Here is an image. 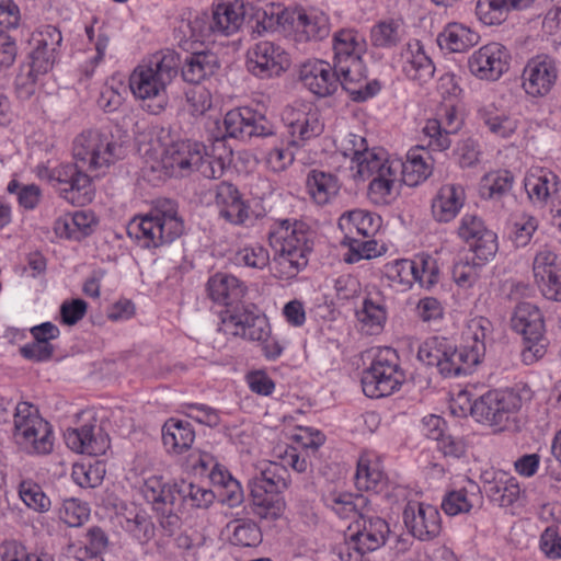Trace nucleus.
Here are the masks:
<instances>
[{
	"instance_id": "obj_1",
	"label": "nucleus",
	"mask_w": 561,
	"mask_h": 561,
	"mask_svg": "<svg viewBox=\"0 0 561 561\" xmlns=\"http://www.w3.org/2000/svg\"><path fill=\"white\" fill-rule=\"evenodd\" d=\"M287 437L294 445L274 447V461L264 463L249 481L253 512L262 519L275 520L285 510V502L277 492L282 481L276 472L277 465L299 473L306 472L310 465L309 453H314L325 440L320 431L308 426L295 427L287 433Z\"/></svg>"
},
{
	"instance_id": "obj_2",
	"label": "nucleus",
	"mask_w": 561,
	"mask_h": 561,
	"mask_svg": "<svg viewBox=\"0 0 561 561\" xmlns=\"http://www.w3.org/2000/svg\"><path fill=\"white\" fill-rule=\"evenodd\" d=\"M149 137L148 146L141 150L172 176L197 172L206 179H218L232 161V149L225 136L216 137L208 145L192 139L173 140L169 129L154 126Z\"/></svg>"
},
{
	"instance_id": "obj_3",
	"label": "nucleus",
	"mask_w": 561,
	"mask_h": 561,
	"mask_svg": "<svg viewBox=\"0 0 561 561\" xmlns=\"http://www.w3.org/2000/svg\"><path fill=\"white\" fill-rule=\"evenodd\" d=\"M337 150L350 158V170L355 181H367V198L375 206L393 204L401 194L399 158L383 148L367 146L366 139L348 133L336 145Z\"/></svg>"
},
{
	"instance_id": "obj_4",
	"label": "nucleus",
	"mask_w": 561,
	"mask_h": 561,
	"mask_svg": "<svg viewBox=\"0 0 561 561\" xmlns=\"http://www.w3.org/2000/svg\"><path fill=\"white\" fill-rule=\"evenodd\" d=\"M71 152L73 164L39 163L35 168L36 176L39 180L66 186L80 169L95 176H102L123 157V148L114 136L107 130L98 128L85 129L78 134L73 138Z\"/></svg>"
},
{
	"instance_id": "obj_5",
	"label": "nucleus",
	"mask_w": 561,
	"mask_h": 561,
	"mask_svg": "<svg viewBox=\"0 0 561 561\" xmlns=\"http://www.w3.org/2000/svg\"><path fill=\"white\" fill-rule=\"evenodd\" d=\"M333 62L342 78V88L355 101H365L374 96L380 89L377 82L366 80V69L363 55L366 51V41L355 30H340L333 35Z\"/></svg>"
},
{
	"instance_id": "obj_6",
	"label": "nucleus",
	"mask_w": 561,
	"mask_h": 561,
	"mask_svg": "<svg viewBox=\"0 0 561 561\" xmlns=\"http://www.w3.org/2000/svg\"><path fill=\"white\" fill-rule=\"evenodd\" d=\"M274 250L273 276L291 282L308 265L312 244L302 222L283 220L270 233Z\"/></svg>"
},
{
	"instance_id": "obj_7",
	"label": "nucleus",
	"mask_w": 561,
	"mask_h": 561,
	"mask_svg": "<svg viewBox=\"0 0 561 561\" xmlns=\"http://www.w3.org/2000/svg\"><path fill=\"white\" fill-rule=\"evenodd\" d=\"M178 75L175 56L158 53L139 64L130 73L129 89L135 99L148 104L151 114L161 113L168 104L167 90Z\"/></svg>"
},
{
	"instance_id": "obj_8",
	"label": "nucleus",
	"mask_w": 561,
	"mask_h": 561,
	"mask_svg": "<svg viewBox=\"0 0 561 561\" xmlns=\"http://www.w3.org/2000/svg\"><path fill=\"white\" fill-rule=\"evenodd\" d=\"M184 226L173 203L156 206L148 214L136 216L128 225V234L142 248H158L181 236Z\"/></svg>"
},
{
	"instance_id": "obj_9",
	"label": "nucleus",
	"mask_w": 561,
	"mask_h": 561,
	"mask_svg": "<svg viewBox=\"0 0 561 561\" xmlns=\"http://www.w3.org/2000/svg\"><path fill=\"white\" fill-rule=\"evenodd\" d=\"M13 436L19 447L28 455H48L54 449L53 426L27 402L14 407Z\"/></svg>"
},
{
	"instance_id": "obj_10",
	"label": "nucleus",
	"mask_w": 561,
	"mask_h": 561,
	"mask_svg": "<svg viewBox=\"0 0 561 561\" xmlns=\"http://www.w3.org/2000/svg\"><path fill=\"white\" fill-rule=\"evenodd\" d=\"M405 380L397 352L391 347L378 348L373 362L362 375V388L369 398H382L398 391Z\"/></svg>"
},
{
	"instance_id": "obj_11",
	"label": "nucleus",
	"mask_w": 561,
	"mask_h": 561,
	"mask_svg": "<svg viewBox=\"0 0 561 561\" xmlns=\"http://www.w3.org/2000/svg\"><path fill=\"white\" fill-rule=\"evenodd\" d=\"M512 329L523 337V362L531 365L547 352L545 317L540 308L531 302H519L511 317Z\"/></svg>"
},
{
	"instance_id": "obj_12",
	"label": "nucleus",
	"mask_w": 561,
	"mask_h": 561,
	"mask_svg": "<svg viewBox=\"0 0 561 561\" xmlns=\"http://www.w3.org/2000/svg\"><path fill=\"white\" fill-rule=\"evenodd\" d=\"M224 324L233 335L255 342L267 359L278 358L284 346L272 332V325L266 314L250 310H238L224 319Z\"/></svg>"
},
{
	"instance_id": "obj_13",
	"label": "nucleus",
	"mask_w": 561,
	"mask_h": 561,
	"mask_svg": "<svg viewBox=\"0 0 561 561\" xmlns=\"http://www.w3.org/2000/svg\"><path fill=\"white\" fill-rule=\"evenodd\" d=\"M417 358L424 365L435 367L444 377L466 375L476 367L461 344L457 347L443 336L425 339L419 346Z\"/></svg>"
},
{
	"instance_id": "obj_14",
	"label": "nucleus",
	"mask_w": 561,
	"mask_h": 561,
	"mask_svg": "<svg viewBox=\"0 0 561 561\" xmlns=\"http://www.w3.org/2000/svg\"><path fill=\"white\" fill-rule=\"evenodd\" d=\"M522 398L513 390H490L476 399L474 420L496 432L511 428L517 422Z\"/></svg>"
},
{
	"instance_id": "obj_15",
	"label": "nucleus",
	"mask_w": 561,
	"mask_h": 561,
	"mask_svg": "<svg viewBox=\"0 0 561 561\" xmlns=\"http://www.w3.org/2000/svg\"><path fill=\"white\" fill-rule=\"evenodd\" d=\"M282 119L288 134V146L301 148L324 130L320 108L310 101H295L285 107Z\"/></svg>"
},
{
	"instance_id": "obj_16",
	"label": "nucleus",
	"mask_w": 561,
	"mask_h": 561,
	"mask_svg": "<svg viewBox=\"0 0 561 561\" xmlns=\"http://www.w3.org/2000/svg\"><path fill=\"white\" fill-rule=\"evenodd\" d=\"M478 117L486 130L495 138L508 140L515 138L523 147L534 138V123L519 114L503 111L495 102H489L478 108Z\"/></svg>"
},
{
	"instance_id": "obj_17",
	"label": "nucleus",
	"mask_w": 561,
	"mask_h": 561,
	"mask_svg": "<svg viewBox=\"0 0 561 561\" xmlns=\"http://www.w3.org/2000/svg\"><path fill=\"white\" fill-rule=\"evenodd\" d=\"M293 64L290 53L271 41H260L245 53L247 70L255 78L268 80L286 73Z\"/></svg>"
},
{
	"instance_id": "obj_18",
	"label": "nucleus",
	"mask_w": 561,
	"mask_h": 561,
	"mask_svg": "<svg viewBox=\"0 0 561 561\" xmlns=\"http://www.w3.org/2000/svg\"><path fill=\"white\" fill-rule=\"evenodd\" d=\"M456 236L468 245L480 265L495 257L499 250L497 234L486 227L480 216L463 214L457 224Z\"/></svg>"
},
{
	"instance_id": "obj_19",
	"label": "nucleus",
	"mask_w": 561,
	"mask_h": 561,
	"mask_svg": "<svg viewBox=\"0 0 561 561\" xmlns=\"http://www.w3.org/2000/svg\"><path fill=\"white\" fill-rule=\"evenodd\" d=\"M511 53L499 42L486 43L473 50L467 60L469 73L483 82L499 81L511 67Z\"/></svg>"
},
{
	"instance_id": "obj_20",
	"label": "nucleus",
	"mask_w": 561,
	"mask_h": 561,
	"mask_svg": "<svg viewBox=\"0 0 561 561\" xmlns=\"http://www.w3.org/2000/svg\"><path fill=\"white\" fill-rule=\"evenodd\" d=\"M391 65L405 79L420 85L427 83L436 70L425 45L416 38L409 39L401 46L392 56Z\"/></svg>"
},
{
	"instance_id": "obj_21",
	"label": "nucleus",
	"mask_w": 561,
	"mask_h": 561,
	"mask_svg": "<svg viewBox=\"0 0 561 561\" xmlns=\"http://www.w3.org/2000/svg\"><path fill=\"white\" fill-rule=\"evenodd\" d=\"M285 23V35L298 43L321 41L330 33L329 16L318 8L289 7Z\"/></svg>"
},
{
	"instance_id": "obj_22",
	"label": "nucleus",
	"mask_w": 561,
	"mask_h": 561,
	"mask_svg": "<svg viewBox=\"0 0 561 561\" xmlns=\"http://www.w3.org/2000/svg\"><path fill=\"white\" fill-rule=\"evenodd\" d=\"M558 79L557 60L550 55L538 54L529 58L523 68L522 89L529 98H545L554 89Z\"/></svg>"
},
{
	"instance_id": "obj_23",
	"label": "nucleus",
	"mask_w": 561,
	"mask_h": 561,
	"mask_svg": "<svg viewBox=\"0 0 561 561\" xmlns=\"http://www.w3.org/2000/svg\"><path fill=\"white\" fill-rule=\"evenodd\" d=\"M225 136L238 139L265 137L273 134V126L261 112L240 106L228 111L222 121Z\"/></svg>"
},
{
	"instance_id": "obj_24",
	"label": "nucleus",
	"mask_w": 561,
	"mask_h": 561,
	"mask_svg": "<svg viewBox=\"0 0 561 561\" xmlns=\"http://www.w3.org/2000/svg\"><path fill=\"white\" fill-rule=\"evenodd\" d=\"M299 81L310 93L318 98L334 94L342 87V78L329 61L312 58L304 61L298 72Z\"/></svg>"
},
{
	"instance_id": "obj_25",
	"label": "nucleus",
	"mask_w": 561,
	"mask_h": 561,
	"mask_svg": "<svg viewBox=\"0 0 561 561\" xmlns=\"http://www.w3.org/2000/svg\"><path fill=\"white\" fill-rule=\"evenodd\" d=\"M484 491L500 507L514 508L524 502L525 491L512 474L502 470H485L481 474Z\"/></svg>"
},
{
	"instance_id": "obj_26",
	"label": "nucleus",
	"mask_w": 561,
	"mask_h": 561,
	"mask_svg": "<svg viewBox=\"0 0 561 561\" xmlns=\"http://www.w3.org/2000/svg\"><path fill=\"white\" fill-rule=\"evenodd\" d=\"M62 42L60 31L53 25H44L36 30L31 38V72L35 75L48 72L56 60L57 49Z\"/></svg>"
},
{
	"instance_id": "obj_27",
	"label": "nucleus",
	"mask_w": 561,
	"mask_h": 561,
	"mask_svg": "<svg viewBox=\"0 0 561 561\" xmlns=\"http://www.w3.org/2000/svg\"><path fill=\"white\" fill-rule=\"evenodd\" d=\"M403 520L409 531L420 540H431L442 529L437 507L427 503L410 502L404 508Z\"/></svg>"
},
{
	"instance_id": "obj_28",
	"label": "nucleus",
	"mask_w": 561,
	"mask_h": 561,
	"mask_svg": "<svg viewBox=\"0 0 561 561\" xmlns=\"http://www.w3.org/2000/svg\"><path fill=\"white\" fill-rule=\"evenodd\" d=\"M533 272L541 294L551 300H561V264L548 248L540 249L534 259Z\"/></svg>"
},
{
	"instance_id": "obj_29",
	"label": "nucleus",
	"mask_w": 561,
	"mask_h": 561,
	"mask_svg": "<svg viewBox=\"0 0 561 561\" xmlns=\"http://www.w3.org/2000/svg\"><path fill=\"white\" fill-rule=\"evenodd\" d=\"M467 194L459 183H444L437 187L431 199V215L438 224L451 222L466 205Z\"/></svg>"
},
{
	"instance_id": "obj_30",
	"label": "nucleus",
	"mask_w": 561,
	"mask_h": 561,
	"mask_svg": "<svg viewBox=\"0 0 561 561\" xmlns=\"http://www.w3.org/2000/svg\"><path fill=\"white\" fill-rule=\"evenodd\" d=\"M66 445L78 454L101 456L110 448L108 435L96 424H84L65 432Z\"/></svg>"
},
{
	"instance_id": "obj_31",
	"label": "nucleus",
	"mask_w": 561,
	"mask_h": 561,
	"mask_svg": "<svg viewBox=\"0 0 561 561\" xmlns=\"http://www.w3.org/2000/svg\"><path fill=\"white\" fill-rule=\"evenodd\" d=\"M247 15L252 23L253 33L263 35L265 33H286V13L289 7L285 8L274 2L247 3Z\"/></svg>"
},
{
	"instance_id": "obj_32",
	"label": "nucleus",
	"mask_w": 561,
	"mask_h": 561,
	"mask_svg": "<svg viewBox=\"0 0 561 561\" xmlns=\"http://www.w3.org/2000/svg\"><path fill=\"white\" fill-rule=\"evenodd\" d=\"M215 206L219 216L232 225H242L250 216L248 202L231 183L221 182L216 186Z\"/></svg>"
},
{
	"instance_id": "obj_33",
	"label": "nucleus",
	"mask_w": 561,
	"mask_h": 561,
	"mask_svg": "<svg viewBox=\"0 0 561 561\" xmlns=\"http://www.w3.org/2000/svg\"><path fill=\"white\" fill-rule=\"evenodd\" d=\"M358 330L366 335L380 334L388 320V308L381 294H367L355 311Z\"/></svg>"
},
{
	"instance_id": "obj_34",
	"label": "nucleus",
	"mask_w": 561,
	"mask_h": 561,
	"mask_svg": "<svg viewBox=\"0 0 561 561\" xmlns=\"http://www.w3.org/2000/svg\"><path fill=\"white\" fill-rule=\"evenodd\" d=\"M524 188L534 205L545 206L560 191L559 176L542 167H530L524 176Z\"/></svg>"
},
{
	"instance_id": "obj_35",
	"label": "nucleus",
	"mask_w": 561,
	"mask_h": 561,
	"mask_svg": "<svg viewBox=\"0 0 561 561\" xmlns=\"http://www.w3.org/2000/svg\"><path fill=\"white\" fill-rule=\"evenodd\" d=\"M96 225L98 219L90 210L66 211L56 217L53 231L59 239L80 241L90 236Z\"/></svg>"
},
{
	"instance_id": "obj_36",
	"label": "nucleus",
	"mask_w": 561,
	"mask_h": 561,
	"mask_svg": "<svg viewBox=\"0 0 561 561\" xmlns=\"http://www.w3.org/2000/svg\"><path fill=\"white\" fill-rule=\"evenodd\" d=\"M247 3L242 0H222L216 3L211 12V22L217 34L231 36L243 26Z\"/></svg>"
},
{
	"instance_id": "obj_37",
	"label": "nucleus",
	"mask_w": 561,
	"mask_h": 561,
	"mask_svg": "<svg viewBox=\"0 0 561 561\" xmlns=\"http://www.w3.org/2000/svg\"><path fill=\"white\" fill-rule=\"evenodd\" d=\"M387 522L380 517L365 516L360 517L354 524V530L350 537L359 545L363 551H375L385 545L389 535Z\"/></svg>"
},
{
	"instance_id": "obj_38",
	"label": "nucleus",
	"mask_w": 561,
	"mask_h": 561,
	"mask_svg": "<svg viewBox=\"0 0 561 561\" xmlns=\"http://www.w3.org/2000/svg\"><path fill=\"white\" fill-rule=\"evenodd\" d=\"M337 224L345 239L351 240L355 236L373 238L381 228L382 219L370 210L357 208L343 213Z\"/></svg>"
},
{
	"instance_id": "obj_39",
	"label": "nucleus",
	"mask_w": 561,
	"mask_h": 561,
	"mask_svg": "<svg viewBox=\"0 0 561 561\" xmlns=\"http://www.w3.org/2000/svg\"><path fill=\"white\" fill-rule=\"evenodd\" d=\"M399 175L402 183L408 186H417L425 182L433 173L434 164L431 154L422 148L410 149L405 160L399 158Z\"/></svg>"
},
{
	"instance_id": "obj_40",
	"label": "nucleus",
	"mask_w": 561,
	"mask_h": 561,
	"mask_svg": "<svg viewBox=\"0 0 561 561\" xmlns=\"http://www.w3.org/2000/svg\"><path fill=\"white\" fill-rule=\"evenodd\" d=\"M207 290L214 302L229 306L242 300L247 294V286L231 274L216 273L208 279Z\"/></svg>"
},
{
	"instance_id": "obj_41",
	"label": "nucleus",
	"mask_w": 561,
	"mask_h": 561,
	"mask_svg": "<svg viewBox=\"0 0 561 561\" xmlns=\"http://www.w3.org/2000/svg\"><path fill=\"white\" fill-rule=\"evenodd\" d=\"M492 331V323L484 317L469 319L462 332V348L476 365L482 362L485 354V339Z\"/></svg>"
},
{
	"instance_id": "obj_42",
	"label": "nucleus",
	"mask_w": 561,
	"mask_h": 561,
	"mask_svg": "<svg viewBox=\"0 0 561 561\" xmlns=\"http://www.w3.org/2000/svg\"><path fill=\"white\" fill-rule=\"evenodd\" d=\"M480 41L479 34L471 27L458 23H448L437 35V44L447 53H465Z\"/></svg>"
},
{
	"instance_id": "obj_43",
	"label": "nucleus",
	"mask_w": 561,
	"mask_h": 561,
	"mask_svg": "<svg viewBox=\"0 0 561 561\" xmlns=\"http://www.w3.org/2000/svg\"><path fill=\"white\" fill-rule=\"evenodd\" d=\"M140 492L145 500L152 504L157 511L163 506L176 504L174 483L172 485L163 481L162 476L147 471L141 478Z\"/></svg>"
},
{
	"instance_id": "obj_44",
	"label": "nucleus",
	"mask_w": 561,
	"mask_h": 561,
	"mask_svg": "<svg viewBox=\"0 0 561 561\" xmlns=\"http://www.w3.org/2000/svg\"><path fill=\"white\" fill-rule=\"evenodd\" d=\"M355 478L359 490L381 491L386 478L378 455L370 451L362 454L357 462Z\"/></svg>"
},
{
	"instance_id": "obj_45",
	"label": "nucleus",
	"mask_w": 561,
	"mask_h": 561,
	"mask_svg": "<svg viewBox=\"0 0 561 561\" xmlns=\"http://www.w3.org/2000/svg\"><path fill=\"white\" fill-rule=\"evenodd\" d=\"M382 279L396 293H407L412 289L415 280L414 265L411 259H394L383 264Z\"/></svg>"
},
{
	"instance_id": "obj_46",
	"label": "nucleus",
	"mask_w": 561,
	"mask_h": 561,
	"mask_svg": "<svg viewBox=\"0 0 561 561\" xmlns=\"http://www.w3.org/2000/svg\"><path fill=\"white\" fill-rule=\"evenodd\" d=\"M195 439L192 424L186 420L170 419L162 428V440L169 453L182 454L186 451Z\"/></svg>"
},
{
	"instance_id": "obj_47",
	"label": "nucleus",
	"mask_w": 561,
	"mask_h": 561,
	"mask_svg": "<svg viewBox=\"0 0 561 561\" xmlns=\"http://www.w3.org/2000/svg\"><path fill=\"white\" fill-rule=\"evenodd\" d=\"M307 190L314 203L327 205L337 196L341 183L333 173L312 170L307 178Z\"/></svg>"
},
{
	"instance_id": "obj_48",
	"label": "nucleus",
	"mask_w": 561,
	"mask_h": 561,
	"mask_svg": "<svg viewBox=\"0 0 561 561\" xmlns=\"http://www.w3.org/2000/svg\"><path fill=\"white\" fill-rule=\"evenodd\" d=\"M421 431L427 438L437 442L438 448L445 455H460V442L446 433V422L439 415L430 414L424 416L421 422Z\"/></svg>"
},
{
	"instance_id": "obj_49",
	"label": "nucleus",
	"mask_w": 561,
	"mask_h": 561,
	"mask_svg": "<svg viewBox=\"0 0 561 561\" xmlns=\"http://www.w3.org/2000/svg\"><path fill=\"white\" fill-rule=\"evenodd\" d=\"M218 68L216 55L208 50L192 53L182 68L183 79L191 83H199L213 76Z\"/></svg>"
},
{
	"instance_id": "obj_50",
	"label": "nucleus",
	"mask_w": 561,
	"mask_h": 561,
	"mask_svg": "<svg viewBox=\"0 0 561 561\" xmlns=\"http://www.w3.org/2000/svg\"><path fill=\"white\" fill-rule=\"evenodd\" d=\"M87 172L80 169L66 186L60 187V197L78 206L91 203L95 195V188L91 176Z\"/></svg>"
},
{
	"instance_id": "obj_51",
	"label": "nucleus",
	"mask_w": 561,
	"mask_h": 561,
	"mask_svg": "<svg viewBox=\"0 0 561 561\" xmlns=\"http://www.w3.org/2000/svg\"><path fill=\"white\" fill-rule=\"evenodd\" d=\"M85 35L88 38V51H94L93 55L88 57V65L84 69L87 75H91L95 67L104 60L110 45V36L104 26L96 20L85 26Z\"/></svg>"
},
{
	"instance_id": "obj_52",
	"label": "nucleus",
	"mask_w": 561,
	"mask_h": 561,
	"mask_svg": "<svg viewBox=\"0 0 561 561\" xmlns=\"http://www.w3.org/2000/svg\"><path fill=\"white\" fill-rule=\"evenodd\" d=\"M404 36V25L401 19L390 18L376 23L370 30V42L378 48L396 46Z\"/></svg>"
},
{
	"instance_id": "obj_53",
	"label": "nucleus",
	"mask_w": 561,
	"mask_h": 561,
	"mask_svg": "<svg viewBox=\"0 0 561 561\" xmlns=\"http://www.w3.org/2000/svg\"><path fill=\"white\" fill-rule=\"evenodd\" d=\"M180 32L185 49H191L193 44H204L211 41V35L216 33L213 22H209L204 14L195 15L183 22Z\"/></svg>"
},
{
	"instance_id": "obj_54",
	"label": "nucleus",
	"mask_w": 561,
	"mask_h": 561,
	"mask_svg": "<svg viewBox=\"0 0 561 561\" xmlns=\"http://www.w3.org/2000/svg\"><path fill=\"white\" fill-rule=\"evenodd\" d=\"M176 503H182L186 506L206 508L215 499L211 490L195 485L191 482L181 480L174 482Z\"/></svg>"
},
{
	"instance_id": "obj_55",
	"label": "nucleus",
	"mask_w": 561,
	"mask_h": 561,
	"mask_svg": "<svg viewBox=\"0 0 561 561\" xmlns=\"http://www.w3.org/2000/svg\"><path fill=\"white\" fill-rule=\"evenodd\" d=\"M364 502L365 500L363 496L341 491H332L324 496L325 506L334 512L340 518H350L355 516L358 506Z\"/></svg>"
},
{
	"instance_id": "obj_56",
	"label": "nucleus",
	"mask_w": 561,
	"mask_h": 561,
	"mask_svg": "<svg viewBox=\"0 0 561 561\" xmlns=\"http://www.w3.org/2000/svg\"><path fill=\"white\" fill-rule=\"evenodd\" d=\"M105 472L102 461H82L73 465L71 477L81 488H95L103 481Z\"/></svg>"
},
{
	"instance_id": "obj_57",
	"label": "nucleus",
	"mask_w": 561,
	"mask_h": 561,
	"mask_svg": "<svg viewBox=\"0 0 561 561\" xmlns=\"http://www.w3.org/2000/svg\"><path fill=\"white\" fill-rule=\"evenodd\" d=\"M414 265L416 283L421 287L430 289L439 280V266L437 260L428 253H419L411 259Z\"/></svg>"
},
{
	"instance_id": "obj_58",
	"label": "nucleus",
	"mask_w": 561,
	"mask_h": 561,
	"mask_svg": "<svg viewBox=\"0 0 561 561\" xmlns=\"http://www.w3.org/2000/svg\"><path fill=\"white\" fill-rule=\"evenodd\" d=\"M230 541L236 546L254 547L262 540L259 526L252 520H234L228 524Z\"/></svg>"
},
{
	"instance_id": "obj_59",
	"label": "nucleus",
	"mask_w": 561,
	"mask_h": 561,
	"mask_svg": "<svg viewBox=\"0 0 561 561\" xmlns=\"http://www.w3.org/2000/svg\"><path fill=\"white\" fill-rule=\"evenodd\" d=\"M91 510L87 502L70 497L62 501L58 508L59 519L69 527H80L90 517Z\"/></svg>"
},
{
	"instance_id": "obj_60",
	"label": "nucleus",
	"mask_w": 561,
	"mask_h": 561,
	"mask_svg": "<svg viewBox=\"0 0 561 561\" xmlns=\"http://www.w3.org/2000/svg\"><path fill=\"white\" fill-rule=\"evenodd\" d=\"M387 251L385 244L379 243L375 239H369L366 241H356L354 239L350 240L348 249L344 253V261L346 263L353 264L357 263L360 260H373L378 256H381Z\"/></svg>"
},
{
	"instance_id": "obj_61",
	"label": "nucleus",
	"mask_w": 561,
	"mask_h": 561,
	"mask_svg": "<svg viewBox=\"0 0 561 561\" xmlns=\"http://www.w3.org/2000/svg\"><path fill=\"white\" fill-rule=\"evenodd\" d=\"M538 226L537 217L527 213L519 214L512 219L510 239L516 247H525L530 242Z\"/></svg>"
},
{
	"instance_id": "obj_62",
	"label": "nucleus",
	"mask_w": 561,
	"mask_h": 561,
	"mask_svg": "<svg viewBox=\"0 0 561 561\" xmlns=\"http://www.w3.org/2000/svg\"><path fill=\"white\" fill-rule=\"evenodd\" d=\"M510 11L505 0H479L476 5L477 18L488 26L503 23Z\"/></svg>"
},
{
	"instance_id": "obj_63",
	"label": "nucleus",
	"mask_w": 561,
	"mask_h": 561,
	"mask_svg": "<svg viewBox=\"0 0 561 561\" xmlns=\"http://www.w3.org/2000/svg\"><path fill=\"white\" fill-rule=\"evenodd\" d=\"M19 495L22 502L31 510L38 513H46L51 506L49 497L42 488L32 480H24L20 483Z\"/></svg>"
},
{
	"instance_id": "obj_64",
	"label": "nucleus",
	"mask_w": 561,
	"mask_h": 561,
	"mask_svg": "<svg viewBox=\"0 0 561 561\" xmlns=\"http://www.w3.org/2000/svg\"><path fill=\"white\" fill-rule=\"evenodd\" d=\"M270 252L262 244L254 243L240 248L233 261L239 266L263 270L270 264Z\"/></svg>"
}]
</instances>
